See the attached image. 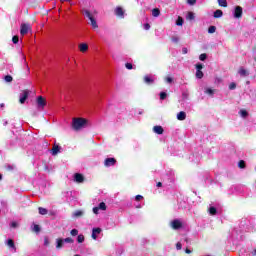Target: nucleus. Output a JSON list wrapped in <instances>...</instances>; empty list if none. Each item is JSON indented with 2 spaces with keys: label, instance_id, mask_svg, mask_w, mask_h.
<instances>
[{
  "label": "nucleus",
  "instance_id": "1",
  "mask_svg": "<svg viewBox=\"0 0 256 256\" xmlns=\"http://www.w3.org/2000/svg\"><path fill=\"white\" fill-rule=\"evenodd\" d=\"M88 120L85 118H73L72 119V128L74 131H81L85 125H87Z\"/></svg>",
  "mask_w": 256,
  "mask_h": 256
},
{
  "label": "nucleus",
  "instance_id": "2",
  "mask_svg": "<svg viewBox=\"0 0 256 256\" xmlns=\"http://www.w3.org/2000/svg\"><path fill=\"white\" fill-rule=\"evenodd\" d=\"M84 15L89 19L90 24L92 25L93 29L99 28V25H97V20L95 19V17L93 16V14H91V12L89 10H85Z\"/></svg>",
  "mask_w": 256,
  "mask_h": 256
},
{
  "label": "nucleus",
  "instance_id": "3",
  "mask_svg": "<svg viewBox=\"0 0 256 256\" xmlns=\"http://www.w3.org/2000/svg\"><path fill=\"white\" fill-rule=\"evenodd\" d=\"M36 103L40 109H45L47 105V100L43 96H38L36 99Z\"/></svg>",
  "mask_w": 256,
  "mask_h": 256
},
{
  "label": "nucleus",
  "instance_id": "4",
  "mask_svg": "<svg viewBox=\"0 0 256 256\" xmlns=\"http://www.w3.org/2000/svg\"><path fill=\"white\" fill-rule=\"evenodd\" d=\"M115 16L119 17L120 19H125V11L121 6H117L114 10Z\"/></svg>",
  "mask_w": 256,
  "mask_h": 256
},
{
  "label": "nucleus",
  "instance_id": "5",
  "mask_svg": "<svg viewBox=\"0 0 256 256\" xmlns=\"http://www.w3.org/2000/svg\"><path fill=\"white\" fill-rule=\"evenodd\" d=\"M235 19H241L243 17V7L236 6L234 10Z\"/></svg>",
  "mask_w": 256,
  "mask_h": 256
},
{
  "label": "nucleus",
  "instance_id": "6",
  "mask_svg": "<svg viewBox=\"0 0 256 256\" xmlns=\"http://www.w3.org/2000/svg\"><path fill=\"white\" fill-rule=\"evenodd\" d=\"M27 99H29V90H23L20 95L19 103L23 105Z\"/></svg>",
  "mask_w": 256,
  "mask_h": 256
},
{
  "label": "nucleus",
  "instance_id": "7",
  "mask_svg": "<svg viewBox=\"0 0 256 256\" xmlns=\"http://www.w3.org/2000/svg\"><path fill=\"white\" fill-rule=\"evenodd\" d=\"M171 227H172V229L177 231L183 227V223L180 220L175 219L171 222Z\"/></svg>",
  "mask_w": 256,
  "mask_h": 256
},
{
  "label": "nucleus",
  "instance_id": "8",
  "mask_svg": "<svg viewBox=\"0 0 256 256\" xmlns=\"http://www.w3.org/2000/svg\"><path fill=\"white\" fill-rule=\"evenodd\" d=\"M116 164H117V159H115V158H106L104 160V165L106 167H114V165H116Z\"/></svg>",
  "mask_w": 256,
  "mask_h": 256
},
{
  "label": "nucleus",
  "instance_id": "9",
  "mask_svg": "<svg viewBox=\"0 0 256 256\" xmlns=\"http://www.w3.org/2000/svg\"><path fill=\"white\" fill-rule=\"evenodd\" d=\"M29 29H31V26H29V24H22L20 28V34L27 35L29 33Z\"/></svg>",
  "mask_w": 256,
  "mask_h": 256
},
{
  "label": "nucleus",
  "instance_id": "10",
  "mask_svg": "<svg viewBox=\"0 0 256 256\" xmlns=\"http://www.w3.org/2000/svg\"><path fill=\"white\" fill-rule=\"evenodd\" d=\"M74 181L76 183H83L85 181V176L81 173H75L74 174Z\"/></svg>",
  "mask_w": 256,
  "mask_h": 256
},
{
  "label": "nucleus",
  "instance_id": "11",
  "mask_svg": "<svg viewBox=\"0 0 256 256\" xmlns=\"http://www.w3.org/2000/svg\"><path fill=\"white\" fill-rule=\"evenodd\" d=\"M144 83H146V85H152V83H155V80L153 78H151V76L145 75Z\"/></svg>",
  "mask_w": 256,
  "mask_h": 256
},
{
  "label": "nucleus",
  "instance_id": "12",
  "mask_svg": "<svg viewBox=\"0 0 256 256\" xmlns=\"http://www.w3.org/2000/svg\"><path fill=\"white\" fill-rule=\"evenodd\" d=\"M177 119L178 121H185V119H187V113H185L184 111H181L177 114Z\"/></svg>",
  "mask_w": 256,
  "mask_h": 256
},
{
  "label": "nucleus",
  "instance_id": "13",
  "mask_svg": "<svg viewBox=\"0 0 256 256\" xmlns=\"http://www.w3.org/2000/svg\"><path fill=\"white\" fill-rule=\"evenodd\" d=\"M153 131L154 133H156L157 135H163L164 133V129L161 126H154L153 127Z\"/></svg>",
  "mask_w": 256,
  "mask_h": 256
},
{
  "label": "nucleus",
  "instance_id": "14",
  "mask_svg": "<svg viewBox=\"0 0 256 256\" xmlns=\"http://www.w3.org/2000/svg\"><path fill=\"white\" fill-rule=\"evenodd\" d=\"M60 151H61L60 146L57 144H54L51 150L52 155H58Z\"/></svg>",
  "mask_w": 256,
  "mask_h": 256
},
{
  "label": "nucleus",
  "instance_id": "15",
  "mask_svg": "<svg viewBox=\"0 0 256 256\" xmlns=\"http://www.w3.org/2000/svg\"><path fill=\"white\" fill-rule=\"evenodd\" d=\"M239 75L241 77H248L249 75V71H247L245 68L240 67L239 71H238Z\"/></svg>",
  "mask_w": 256,
  "mask_h": 256
},
{
  "label": "nucleus",
  "instance_id": "16",
  "mask_svg": "<svg viewBox=\"0 0 256 256\" xmlns=\"http://www.w3.org/2000/svg\"><path fill=\"white\" fill-rule=\"evenodd\" d=\"M79 49L81 53H85L86 51L89 50V45H87L86 43H82L79 45Z\"/></svg>",
  "mask_w": 256,
  "mask_h": 256
},
{
  "label": "nucleus",
  "instance_id": "17",
  "mask_svg": "<svg viewBox=\"0 0 256 256\" xmlns=\"http://www.w3.org/2000/svg\"><path fill=\"white\" fill-rule=\"evenodd\" d=\"M101 233V228H93L92 230V239H97V235Z\"/></svg>",
  "mask_w": 256,
  "mask_h": 256
},
{
  "label": "nucleus",
  "instance_id": "18",
  "mask_svg": "<svg viewBox=\"0 0 256 256\" xmlns=\"http://www.w3.org/2000/svg\"><path fill=\"white\" fill-rule=\"evenodd\" d=\"M239 115L242 116L243 119H246V117H249V112H247L245 109H242L239 111Z\"/></svg>",
  "mask_w": 256,
  "mask_h": 256
},
{
  "label": "nucleus",
  "instance_id": "19",
  "mask_svg": "<svg viewBox=\"0 0 256 256\" xmlns=\"http://www.w3.org/2000/svg\"><path fill=\"white\" fill-rule=\"evenodd\" d=\"M56 241H57L56 249H62L64 240L61 238H58Z\"/></svg>",
  "mask_w": 256,
  "mask_h": 256
},
{
  "label": "nucleus",
  "instance_id": "20",
  "mask_svg": "<svg viewBox=\"0 0 256 256\" xmlns=\"http://www.w3.org/2000/svg\"><path fill=\"white\" fill-rule=\"evenodd\" d=\"M220 17H223V11L222 10H216L214 12V18L219 19Z\"/></svg>",
  "mask_w": 256,
  "mask_h": 256
},
{
  "label": "nucleus",
  "instance_id": "21",
  "mask_svg": "<svg viewBox=\"0 0 256 256\" xmlns=\"http://www.w3.org/2000/svg\"><path fill=\"white\" fill-rule=\"evenodd\" d=\"M152 15H153L154 17H159V16L161 15V10H159V8H154V9L152 10Z\"/></svg>",
  "mask_w": 256,
  "mask_h": 256
},
{
  "label": "nucleus",
  "instance_id": "22",
  "mask_svg": "<svg viewBox=\"0 0 256 256\" xmlns=\"http://www.w3.org/2000/svg\"><path fill=\"white\" fill-rule=\"evenodd\" d=\"M98 209H100L101 211H107V204H105V202H101L98 205Z\"/></svg>",
  "mask_w": 256,
  "mask_h": 256
},
{
  "label": "nucleus",
  "instance_id": "23",
  "mask_svg": "<svg viewBox=\"0 0 256 256\" xmlns=\"http://www.w3.org/2000/svg\"><path fill=\"white\" fill-rule=\"evenodd\" d=\"M38 211H39L40 215H47V213H49L47 208H43V207H39Z\"/></svg>",
  "mask_w": 256,
  "mask_h": 256
},
{
  "label": "nucleus",
  "instance_id": "24",
  "mask_svg": "<svg viewBox=\"0 0 256 256\" xmlns=\"http://www.w3.org/2000/svg\"><path fill=\"white\" fill-rule=\"evenodd\" d=\"M184 23L183 17L179 16L176 20V25H178V27H181Z\"/></svg>",
  "mask_w": 256,
  "mask_h": 256
},
{
  "label": "nucleus",
  "instance_id": "25",
  "mask_svg": "<svg viewBox=\"0 0 256 256\" xmlns=\"http://www.w3.org/2000/svg\"><path fill=\"white\" fill-rule=\"evenodd\" d=\"M7 245H8V247H10L11 249H15V242L13 241V239H8Z\"/></svg>",
  "mask_w": 256,
  "mask_h": 256
},
{
  "label": "nucleus",
  "instance_id": "26",
  "mask_svg": "<svg viewBox=\"0 0 256 256\" xmlns=\"http://www.w3.org/2000/svg\"><path fill=\"white\" fill-rule=\"evenodd\" d=\"M203 76H204L203 71L196 70V78L197 79H203Z\"/></svg>",
  "mask_w": 256,
  "mask_h": 256
},
{
  "label": "nucleus",
  "instance_id": "27",
  "mask_svg": "<svg viewBox=\"0 0 256 256\" xmlns=\"http://www.w3.org/2000/svg\"><path fill=\"white\" fill-rule=\"evenodd\" d=\"M218 5L220 7H227V0H218Z\"/></svg>",
  "mask_w": 256,
  "mask_h": 256
},
{
  "label": "nucleus",
  "instance_id": "28",
  "mask_svg": "<svg viewBox=\"0 0 256 256\" xmlns=\"http://www.w3.org/2000/svg\"><path fill=\"white\" fill-rule=\"evenodd\" d=\"M238 167H239L240 169H245V167H246L245 160H240V161L238 162Z\"/></svg>",
  "mask_w": 256,
  "mask_h": 256
},
{
  "label": "nucleus",
  "instance_id": "29",
  "mask_svg": "<svg viewBox=\"0 0 256 256\" xmlns=\"http://www.w3.org/2000/svg\"><path fill=\"white\" fill-rule=\"evenodd\" d=\"M4 80L6 81V83H11L13 81V76L11 75H6L4 77Z\"/></svg>",
  "mask_w": 256,
  "mask_h": 256
},
{
  "label": "nucleus",
  "instance_id": "30",
  "mask_svg": "<svg viewBox=\"0 0 256 256\" xmlns=\"http://www.w3.org/2000/svg\"><path fill=\"white\" fill-rule=\"evenodd\" d=\"M209 213H210V215H217V208L210 207L209 208Z\"/></svg>",
  "mask_w": 256,
  "mask_h": 256
},
{
  "label": "nucleus",
  "instance_id": "31",
  "mask_svg": "<svg viewBox=\"0 0 256 256\" xmlns=\"http://www.w3.org/2000/svg\"><path fill=\"white\" fill-rule=\"evenodd\" d=\"M70 235H72V237H77V235H79V230L77 229H72L70 231Z\"/></svg>",
  "mask_w": 256,
  "mask_h": 256
},
{
  "label": "nucleus",
  "instance_id": "32",
  "mask_svg": "<svg viewBox=\"0 0 256 256\" xmlns=\"http://www.w3.org/2000/svg\"><path fill=\"white\" fill-rule=\"evenodd\" d=\"M217 31V27H215V26H210L209 28H208V33H210V34H213V33H215Z\"/></svg>",
  "mask_w": 256,
  "mask_h": 256
},
{
  "label": "nucleus",
  "instance_id": "33",
  "mask_svg": "<svg viewBox=\"0 0 256 256\" xmlns=\"http://www.w3.org/2000/svg\"><path fill=\"white\" fill-rule=\"evenodd\" d=\"M77 241L78 243H83V241H85V236L83 234L78 235Z\"/></svg>",
  "mask_w": 256,
  "mask_h": 256
},
{
  "label": "nucleus",
  "instance_id": "34",
  "mask_svg": "<svg viewBox=\"0 0 256 256\" xmlns=\"http://www.w3.org/2000/svg\"><path fill=\"white\" fill-rule=\"evenodd\" d=\"M187 19L193 21V19H195V14L193 12H188Z\"/></svg>",
  "mask_w": 256,
  "mask_h": 256
},
{
  "label": "nucleus",
  "instance_id": "35",
  "mask_svg": "<svg viewBox=\"0 0 256 256\" xmlns=\"http://www.w3.org/2000/svg\"><path fill=\"white\" fill-rule=\"evenodd\" d=\"M74 217H83V211L77 210L76 212H74Z\"/></svg>",
  "mask_w": 256,
  "mask_h": 256
},
{
  "label": "nucleus",
  "instance_id": "36",
  "mask_svg": "<svg viewBox=\"0 0 256 256\" xmlns=\"http://www.w3.org/2000/svg\"><path fill=\"white\" fill-rule=\"evenodd\" d=\"M33 231H34L35 233H40V232H41V227H40L39 225L35 224V225H34V228H33Z\"/></svg>",
  "mask_w": 256,
  "mask_h": 256
},
{
  "label": "nucleus",
  "instance_id": "37",
  "mask_svg": "<svg viewBox=\"0 0 256 256\" xmlns=\"http://www.w3.org/2000/svg\"><path fill=\"white\" fill-rule=\"evenodd\" d=\"M12 43H14V45H17V43H19V36H13L12 37Z\"/></svg>",
  "mask_w": 256,
  "mask_h": 256
},
{
  "label": "nucleus",
  "instance_id": "38",
  "mask_svg": "<svg viewBox=\"0 0 256 256\" xmlns=\"http://www.w3.org/2000/svg\"><path fill=\"white\" fill-rule=\"evenodd\" d=\"M205 93H207V95H214L215 90L211 89V88H207Z\"/></svg>",
  "mask_w": 256,
  "mask_h": 256
},
{
  "label": "nucleus",
  "instance_id": "39",
  "mask_svg": "<svg viewBox=\"0 0 256 256\" xmlns=\"http://www.w3.org/2000/svg\"><path fill=\"white\" fill-rule=\"evenodd\" d=\"M199 59L200 61H205L207 59V54L206 53L200 54Z\"/></svg>",
  "mask_w": 256,
  "mask_h": 256
},
{
  "label": "nucleus",
  "instance_id": "40",
  "mask_svg": "<svg viewBox=\"0 0 256 256\" xmlns=\"http://www.w3.org/2000/svg\"><path fill=\"white\" fill-rule=\"evenodd\" d=\"M160 99H161V101H165V99H167V94L165 92H161Z\"/></svg>",
  "mask_w": 256,
  "mask_h": 256
},
{
  "label": "nucleus",
  "instance_id": "41",
  "mask_svg": "<svg viewBox=\"0 0 256 256\" xmlns=\"http://www.w3.org/2000/svg\"><path fill=\"white\" fill-rule=\"evenodd\" d=\"M229 89L231 91H233V89H237V84H235V82H232L230 85H229Z\"/></svg>",
  "mask_w": 256,
  "mask_h": 256
},
{
  "label": "nucleus",
  "instance_id": "42",
  "mask_svg": "<svg viewBox=\"0 0 256 256\" xmlns=\"http://www.w3.org/2000/svg\"><path fill=\"white\" fill-rule=\"evenodd\" d=\"M63 241L64 243H74V240L71 237L65 238Z\"/></svg>",
  "mask_w": 256,
  "mask_h": 256
},
{
  "label": "nucleus",
  "instance_id": "43",
  "mask_svg": "<svg viewBox=\"0 0 256 256\" xmlns=\"http://www.w3.org/2000/svg\"><path fill=\"white\" fill-rule=\"evenodd\" d=\"M171 41H172L173 43H179V37L173 36V37L171 38Z\"/></svg>",
  "mask_w": 256,
  "mask_h": 256
},
{
  "label": "nucleus",
  "instance_id": "44",
  "mask_svg": "<svg viewBox=\"0 0 256 256\" xmlns=\"http://www.w3.org/2000/svg\"><path fill=\"white\" fill-rule=\"evenodd\" d=\"M201 69H203V64L201 63L196 64V71H201Z\"/></svg>",
  "mask_w": 256,
  "mask_h": 256
},
{
  "label": "nucleus",
  "instance_id": "45",
  "mask_svg": "<svg viewBox=\"0 0 256 256\" xmlns=\"http://www.w3.org/2000/svg\"><path fill=\"white\" fill-rule=\"evenodd\" d=\"M99 210H100L99 206L94 207V208H93V213H94L95 215H99Z\"/></svg>",
  "mask_w": 256,
  "mask_h": 256
},
{
  "label": "nucleus",
  "instance_id": "46",
  "mask_svg": "<svg viewBox=\"0 0 256 256\" xmlns=\"http://www.w3.org/2000/svg\"><path fill=\"white\" fill-rule=\"evenodd\" d=\"M176 249H177L178 251H181V249H183V245L181 244V242H178V243L176 244Z\"/></svg>",
  "mask_w": 256,
  "mask_h": 256
},
{
  "label": "nucleus",
  "instance_id": "47",
  "mask_svg": "<svg viewBox=\"0 0 256 256\" xmlns=\"http://www.w3.org/2000/svg\"><path fill=\"white\" fill-rule=\"evenodd\" d=\"M197 3V0H187L188 5H195Z\"/></svg>",
  "mask_w": 256,
  "mask_h": 256
},
{
  "label": "nucleus",
  "instance_id": "48",
  "mask_svg": "<svg viewBox=\"0 0 256 256\" xmlns=\"http://www.w3.org/2000/svg\"><path fill=\"white\" fill-rule=\"evenodd\" d=\"M144 29L149 31L151 29V25L149 23L144 24Z\"/></svg>",
  "mask_w": 256,
  "mask_h": 256
},
{
  "label": "nucleus",
  "instance_id": "49",
  "mask_svg": "<svg viewBox=\"0 0 256 256\" xmlns=\"http://www.w3.org/2000/svg\"><path fill=\"white\" fill-rule=\"evenodd\" d=\"M125 67H126V69L131 70V69H133V64H131V63H126V64H125Z\"/></svg>",
  "mask_w": 256,
  "mask_h": 256
},
{
  "label": "nucleus",
  "instance_id": "50",
  "mask_svg": "<svg viewBox=\"0 0 256 256\" xmlns=\"http://www.w3.org/2000/svg\"><path fill=\"white\" fill-rule=\"evenodd\" d=\"M165 81H166L167 83H173V78H171V77H166V78H165Z\"/></svg>",
  "mask_w": 256,
  "mask_h": 256
},
{
  "label": "nucleus",
  "instance_id": "51",
  "mask_svg": "<svg viewBox=\"0 0 256 256\" xmlns=\"http://www.w3.org/2000/svg\"><path fill=\"white\" fill-rule=\"evenodd\" d=\"M136 201H141V199H143L142 195H136L135 197Z\"/></svg>",
  "mask_w": 256,
  "mask_h": 256
},
{
  "label": "nucleus",
  "instance_id": "52",
  "mask_svg": "<svg viewBox=\"0 0 256 256\" xmlns=\"http://www.w3.org/2000/svg\"><path fill=\"white\" fill-rule=\"evenodd\" d=\"M182 53H183V55H187V53H188L187 48H183V49H182Z\"/></svg>",
  "mask_w": 256,
  "mask_h": 256
},
{
  "label": "nucleus",
  "instance_id": "53",
  "mask_svg": "<svg viewBox=\"0 0 256 256\" xmlns=\"http://www.w3.org/2000/svg\"><path fill=\"white\" fill-rule=\"evenodd\" d=\"M44 245H46V247H48V245H49V239L45 238V240H44Z\"/></svg>",
  "mask_w": 256,
  "mask_h": 256
},
{
  "label": "nucleus",
  "instance_id": "54",
  "mask_svg": "<svg viewBox=\"0 0 256 256\" xmlns=\"http://www.w3.org/2000/svg\"><path fill=\"white\" fill-rule=\"evenodd\" d=\"M11 227H13V229H15V227H17V222H12Z\"/></svg>",
  "mask_w": 256,
  "mask_h": 256
},
{
  "label": "nucleus",
  "instance_id": "55",
  "mask_svg": "<svg viewBox=\"0 0 256 256\" xmlns=\"http://www.w3.org/2000/svg\"><path fill=\"white\" fill-rule=\"evenodd\" d=\"M185 253H187L189 255V254H191V250L189 248H186Z\"/></svg>",
  "mask_w": 256,
  "mask_h": 256
},
{
  "label": "nucleus",
  "instance_id": "56",
  "mask_svg": "<svg viewBox=\"0 0 256 256\" xmlns=\"http://www.w3.org/2000/svg\"><path fill=\"white\" fill-rule=\"evenodd\" d=\"M156 187H163V183L158 182V183L156 184Z\"/></svg>",
  "mask_w": 256,
  "mask_h": 256
},
{
  "label": "nucleus",
  "instance_id": "57",
  "mask_svg": "<svg viewBox=\"0 0 256 256\" xmlns=\"http://www.w3.org/2000/svg\"><path fill=\"white\" fill-rule=\"evenodd\" d=\"M22 59H24V61H27V58L22 54Z\"/></svg>",
  "mask_w": 256,
  "mask_h": 256
},
{
  "label": "nucleus",
  "instance_id": "58",
  "mask_svg": "<svg viewBox=\"0 0 256 256\" xmlns=\"http://www.w3.org/2000/svg\"><path fill=\"white\" fill-rule=\"evenodd\" d=\"M0 107H1V109H3V107H5V104H4V103H1V104H0Z\"/></svg>",
  "mask_w": 256,
  "mask_h": 256
},
{
  "label": "nucleus",
  "instance_id": "59",
  "mask_svg": "<svg viewBox=\"0 0 256 256\" xmlns=\"http://www.w3.org/2000/svg\"><path fill=\"white\" fill-rule=\"evenodd\" d=\"M252 255L256 256V250L252 251Z\"/></svg>",
  "mask_w": 256,
  "mask_h": 256
},
{
  "label": "nucleus",
  "instance_id": "60",
  "mask_svg": "<svg viewBox=\"0 0 256 256\" xmlns=\"http://www.w3.org/2000/svg\"><path fill=\"white\" fill-rule=\"evenodd\" d=\"M61 1V3H65V1H69V0H60Z\"/></svg>",
  "mask_w": 256,
  "mask_h": 256
},
{
  "label": "nucleus",
  "instance_id": "61",
  "mask_svg": "<svg viewBox=\"0 0 256 256\" xmlns=\"http://www.w3.org/2000/svg\"><path fill=\"white\" fill-rule=\"evenodd\" d=\"M1 179H3V176L0 174V181H1Z\"/></svg>",
  "mask_w": 256,
  "mask_h": 256
},
{
  "label": "nucleus",
  "instance_id": "62",
  "mask_svg": "<svg viewBox=\"0 0 256 256\" xmlns=\"http://www.w3.org/2000/svg\"><path fill=\"white\" fill-rule=\"evenodd\" d=\"M4 125H8V122L6 121V122H4Z\"/></svg>",
  "mask_w": 256,
  "mask_h": 256
},
{
  "label": "nucleus",
  "instance_id": "63",
  "mask_svg": "<svg viewBox=\"0 0 256 256\" xmlns=\"http://www.w3.org/2000/svg\"><path fill=\"white\" fill-rule=\"evenodd\" d=\"M74 256H80L79 254H75Z\"/></svg>",
  "mask_w": 256,
  "mask_h": 256
}]
</instances>
